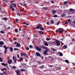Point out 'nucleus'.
Listing matches in <instances>:
<instances>
[{
    "mask_svg": "<svg viewBox=\"0 0 75 75\" xmlns=\"http://www.w3.org/2000/svg\"><path fill=\"white\" fill-rule=\"evenodd\" d=\"M4 30H2L0 32V33H2V34H4V33H5V32H4Z\"/></svg>",
    "mask_w": 75,
    "mask_h": 75,
    "instance_id": "nucleus-20",
    "label": "nucleus"
},
{
    "mask_svg": "<svg viewBox=\"0 0 75 75\" xmlns=\"http://www.w3.org/2000/svg\"><path fill=\"white\" fill-rule=\"evenodd\" d=\"M21 30H22V31H23V30H24L25 29L23 27L21 28Z\"/></svg>",
    "mask_w": 75,
    "mask_h": 75,
    "instance_id": "nucleus-31",
    "label": "nucleus"
},
{
    "mask_svg": "<svg viewBox=\"0 0 75 75\" xmlns=\"http://www.w3.org/2000/svg\"><path fill=\"white\" fill-rule=\"evenodd\" d=\"M59 33H62L64 32V30L63 29H62L61 28H60L59 29Z\"/></svg>",
    "mask_w": 75,
    "mask_h": 75,
    "instance_id": "nucleus-5",
    "label": "nucleus"
},
{
    "mask_svg": "<svg viewBox=\"0 0 75 75\" xmlns=\"http://www.w3.org/2000/svg\"><path fill=\"white\" fill-rule=\"evenodd\" d=\"M1 64L3 66H5L7 65L8 64L7 63L5 64L4 63H1Z\"/></svg>",
    "mask_w": 75,
    "mask_h": 75,
    "instance_id": "nucleus-15",
    "label": "nucleus"
},
{
    "mask_svg": "<svg viewBox=\"0 0 75 75\" xmlns=\"http://www.w3.org/2000/svg\"><path fill=\"white\" fill-rule=\"evenodd\" d=\"M39 68L41 69H42L43 68H44V66L42 65V66H40L39 67Z\"/></svg>",
    "mask_w": 75,
    "mask_h": 75,
    "instance_id": "nucleus-23",
    "label": "nucleus"
},
{
    "mask_svg": "<svg viewBox=\"0 0 75 75\" xmlns=\"http://www.w3.org/2000/svg\"><path fill=\"white\" fill-rule=\"evenodd\" d=\"M5 44L4 43L3 41H0V47H2L1 45H4Z\"/></svg>",
    "mask_w": 75,
    "mask_h": 75,
    "instance_id": "nucleus-8",
    "label": "nucleus"
},
{
    "mask_svg": "<svg viewBox=\"0 0 75 75\" xmlns=\"http://www.w3.org/2000/svg\"><path fill=\"white\" fill-rule=\"evenodd\" d=\"M16 47H21V45L19 43H18L16 45Z\"/></svg>",
    "mask_w": 75,
    "mask_h": 75,
    "instance_id": "nucleus-9",
    "label": "nucleus"
},
{
    "mask_svg": "<svg viewBox=\"0 0 75 75\" xmlns=\"http://www.w3.org/2000/svg\"><path fill=\"white\" fill-rule=\"evenodd\" d=\"M1 71H4V70H5L6 71H7V70L5 68H3L2 69H1Z\"/></svg>",
    "mask_w": 75,
    "mask_h": 75,
    "instance_id": "nucleus-22",
    "label": "nucleus"
},
{
    "mask_svg": "<svg viewBox=\"0 0 75 75\" xmlns=\"http://www.w3.org/2000/svg\"><path fill=\"white\" fill-rule=\"evenodd\" d=\"M42 26V25H41V24H39V25L38 26H37L36 28H35V29H36L37 28L38 29H39Z\"/></svg>",
    "mask_w": 75,
    "mask_h": 75,
    "instance_id": "nucleus-4",
    "label": "nucleus"
},
{
    "mask_svg": "<svg viewBox=\"0 0 75 75\" xmlns=\"http://www.w3.org/2000/svg\"><path fill=\"white\" fill-rule=\"evenodd\" d=\"M49 50H46L44 52V54L46 55L47 54V52L49 51Z\"/></svg>",
    "mask_w": 75,
    "mask_h": 75,
    "instance_id": "nucleus-6",
    "label": "nucleus"
},
{
    "mask_svg": "<svg viewBox=\"0 0 75 75\" xmlns=\"http://www.w3.org/2000/svg\"><path fill=\"white\" fill-rule=\"evenodd\" d=\"M51 3H52V4H54V2L53 1H51Z\"/></svg>",
    "mask_w": 75,
    "mask_h": 75,
    "instance_id": "nucleus-49",
    "label": "nucleus"
},
{
    "mask_svg": "<svg viewBox=\"0 0 75 75\" xmlns=\"http://www.w3.org/2000/svg\"><path fill=\"white\" fill-rule=\"evenodd\" d=\"M10 8H11V10L12 11H14V9L13 8V6L11 5V4H10Z\"/></svg>",
    "mask_w": 75,
    "mask_h": 75,
    "instance_id": "nucleus-11",
    "label": "nucleus"
},
{
    "mask_svg": "<svg viewBox=\"0 0 75 75\" xmlns=\"http://www.w3.org/2000/svg\"><path fill=\"white\" fill-rule=\"evenodd\" d=\"M11 4H12V5L13 6V7L15 8H16V4L15 3L14 4L12 2H11Z\"/></svg>",
    "mask_w": 75,
    "mask_h": 75,
    "instance_id": "nucleus-12",
    "label": "nucleus"
},
{
    "mask_svg": "<svg viewBox=\"0 0 75 75\" xmlns=\"http://www.w3.org/2000/svg\"><path fill=\"white\" fill-rule=\"evenodd\" d=\"M13 68L15 69H16V67L15 66H13Z\"/></svg>",
    "mask_w": 75,
    "mask_h": 75,
    "instance_id": "nucleus-47",
    "label": "nucleus"
},
{
    "mask_svg": "<svg viewBox=\"0 0 75 75\" xmlns=\"http://www.w3.org/2000/svg\"><path fill=\"white\" fill-rule=\"evenodd\" d=\"M47 24L48 25H49V22H47Z\"/></svg>",
    "mask_w": 75,
    "mask_h": 75,
    "instance_id": "nucleus-64",
    "label": "nucleus"
},
{
    "mask_svg": "<svg viewBox=\"0 0 75 75\" xmlns=\"http://www.w3.org/2000/svg\"><path fill=\"white\" fill-rule=\"evenodd\" d=\"M42 9L45 10L46 9V8L45 7H43V8H42Z\"/></svg>",
    "mask_w": 75,
    "mask_h": 75,
    "instance_id": "nucleus-45",
    "label": "nucleus"
},
{
    "mask_svg": "<svg viewBox=\"0 0 75 75\" xmlns=\"http://www.w3.org/2000/svg\"><path fill=\"white\" fill-rule=\"evenodd\" d=\"M20 71H26V70L25 69H21Z\"/></svg>",
    "mask_w": 75,
    "mask_h": 75,
    "instance_id": "nucleus-24",
    "label": "nucleus"
},
{
    "mask_svg": "<svg viewBox=\"0 0 75 75\" xmlns=\"http://www.w3.org/2000/svg\"><path fill=\"white\" fill-rule=\"evenodd\" d=\"M72 41H74V38H73L72 40H71Z\"/></svg>",
    "mask_w": 75,
    "mask_h": 75,
    "instance_id": "nucleus-57",
    "label": "nucleus"
},
{
    "mask_svg": "<svg viewBox=\"0 0 75 75\" xmlns=\"http://www.w3.org/2000/svg\"><path fill=\"white\" fill-rule=\"evenodd\" d=\"M26 49L27 50H29V49L28 47H27L26 48Z\"/></svg>",
    "mask_w": 75,
    "mask_h": 75,
    "instance_id": "nucleus-50",
    "label": "nucleus"
},
{
    "mask_svg": "<svg viewBox=\"0 0 75 75\" xmlns=\"http://www.w3.org/2000/svg\"><path fill=\"white\" fill-rule=\"evenodd\" d=\"M3 74H4V75H8L7 73H6V71H5V72H4L3 73Z\"/></svg>",
    "mask_w": 75,
    "mask_h": 75,
    "instance_id": "nucleus-21",
    "label": "nucleus"
},
{
    "mask_svg": "<svg viewBox=\"0 0 75 75\" xmlns=\"http://www.w3.org/2000/svg\"><path fill=\"white\" fill-rule=\"evenodd\" d=\"M35 54L36 56L39 57H40L41 56V54L40 53H39V52H36V53Z\"/></svg>",
    "mask_w": 75,
    "mask_h": 75,
    "instance_id": "nucleus-10",
    "label": "nucleus"
},
{
    "mask_svg": "<svg viewBox=\"0 0 75 75\" xmlns=\"http://www.w3.org/2000/svg\"><path fill=\"white\" fill-rule=\"evenodd\" d=\"M64 24H68V22H65V23H64Z\"/></svg>",
    "mask_w": 75,
    "mask_h": 75,
    "instance_id": "nucleus-60",
    "label": "nucleus"
},
{
    "mask_svg": "<svg viewBox=\"0 0 75 75\" xmlns=\"http://www.w3.org/2000/svg\"><path fill=\"white\" fill-rule=\"evenodd\" d=\"M44 45H45V46H48V44L47 43V42L45 43H44Z\"/></svg>",
    "mask_w": 75,
    "mask_h": 75,
    "instance_id": "nucleus-28",
    "label": "nucleus"
},
{
    "mask_svg": "<svg viewBox=\"0 0 75 75\" xmlns=\"http://www.w3.org/2000/svg\"><path fill=\"white\" fill-rule=\"evenodd\" d=\"M47 4H50V2H47Z\"/></svg>",
    "mask_w": 75,
    "mask_h": 75,
    "instance_id": "nucleus-59",
    "label": "nucleus"
},
{
    "mask_svg": "<svg viewBox=\"0 0 75 75\" xmlns=\"http://www.w3.org/2000/svg\"><path fill=\"white\" fill-rule=\"evenodd\" d=\"M3 47H4V48L5 49V50H4V53L5 54H6V53H7V49L9 48V47H7V46L6 45H4L3 46Z\"/></svg>",
    "mask_w": 75,
    "mask_h": 75,
    "instance_id": "nucleus-2",
    "label": "nucleus"
},
{
    "mask_svg": "<svg viewBox=\"0 0 75 75\" xmlns=\"http://www.w3.org/2000/svg\"><path fill=\"white\" fill-rule=\"evenodd\" d=\"M71 21L70 19H68V23L70 24H71V23H70V21Z\"/></svg>",
    "mask_w": 75,
    "mask_h": 75,
    "instance_id": "nucleus-33",
    "label": "nucleus"
},
{
    "mask_svg": "<svg viewBox=\"0 0 75 75\" xmlns=\"http://www.w3.org/2000/svg\"><path fill=\"white\" fill-rule=\"evenodd\" d=\"M8 63L9 64H10L12 62V60L11 59V60H9L8 61H7Z\"/></svg>",
    "mask_w": 75,
    "mask_h": 75,
    "instance_id": "nucleus-13",
    "label": "nucleus"
},
{
    "mask_svg": "<svg viewBox=\"0 0 75 75\" xmlns=\"http://www.w3.org/2000/svg\"><path fill=\"white\" fill-rule=\"evenodd\" d=\"M60 23V22H59V21L58 22H57V25H58Z\"/></svg>",
    "mask_w": 75,
    "mask_h": 75,
    "instance_id": "nucleus-48",
    "label": "nucleus"
},
{
    "mask_svg": "<svg viewBox=\"0 0 75 75\" xmlns=\"http://www.w3.org/2000/svg\"><path fill=\"white\" fill-rule=\"evenodd\" d=\"M13 60L14 61V62L16 63V62L17 60L16 59V58L14 56H13Z\"/></svg>",
    "mask_w": 75,
    "mask_h": 75,
    "instance_id": "nucleus-14",
    "label": "nucleus"
},
{
    "mask_svg": "<svg viewBox=\"0 0 75 75\" xmlns=\"http://www.w3.org/2000/svg\"><path fill=\"white\" fill-rule=\"evenodd\" d=\"M29 47L30 48H32V46L31 45H30V46H29Z\"/></svg>",
    "mask_w": 75,
    "mask_h": 75,
    "instance_id": "nucleus-52",
    "label": "nucleus"
},
{
    "mask_svg": "<svg viewBox=\"0 0 75 75\" xmlns=\"http://www.w3.org/2000/svg\"><path fill=\"white\" fill-rule=\"evenodd\" d=\"M51 22H52V24H53V23H54V21H53V20H52V21H51Z\"/></svg>",
    "mask_w": 75,
    "mask_h": 75,
    "instance_id": "nucleus-43",
    "label": "nucleus"
},
{
    "mask_svg": "<svg viewBox=\"0 0 75 75\" xmlns=\"http://www.w3.org/2000/svg\"><path fill=\"white\" fill-rule=\"evenodd\" d=\"M57 15H55L53 16V17L54 18H57Z\"/></svg>",
    "mask_w": 75,
    "mask_h": 75,
    "instance_id": "nucleus-38",
    "label": "nucleus"
},
{
    "mask_svg": "<svg viewBox=\"0 0 75 75\" xmlns=\"http://www.w3.org/2000/svg\"><path fill=\"white\" fill-rule=\"evenodd\" d=\"M69 11L71 12H74L75 11V9H71V8L69 9Z\"/></svg>",
    "mask_w": 75,
    "mask_h": 75,
    "instance_id": "nucleus-17",
    "label": "nucleus"
},
{
    "mask_svg": "<svg viewBox=\"0 0 75 75\" xmlns=\"http://www.w3.org/2000/svg\"><path fill=\"white\" fill-rule=\"evenodd\" d=\"M4 0V1H5L4 2H7V0Z\"/></svg>",
    "mask_w": 75,
    "mask_h": 75,
    "instance_id": "nucleus-62",
    "label": "nucleus"
},
{
    "mask_svg": "<svg viewBox=\"0 0 75 75\" xmlns=\"http://www.w3.org/2000/svg\"><path fill=\"white\" fill-rule=\"evenodd\" d=\"M15 32L16 33H17L18 32V29H16L15 30Z\"/></svg>",
    "mask_w": 75,
    "mask_h": 75,
    "instance_id": "nucleus-39",
    "label": "nucleus"
},
{
    "mask_svg": "<svg viewBox=\"0 0 75 75\" xmlns=\"http://www.w3.org/2000/svg\"><path fill=\"white\" fill-rule=\"evenodd\" d=\"M0 75H4L3 74V73H0Z\"/></svg>",
    "mask_w": 75,
    "mask_h": 75,
    "instance_id": "nucleus-54",
    "label": "nucleus"
},
{
    "mask_svg": "<svg viewBox=\"0 0 75 75\" xmlns=\"http://www.w3.org/2000/svg\"><path fill=\"white\" fill-rule=\"evenodd\" d=\"M46 40H47V41H49L50 40V38H46Z\"/></svg>",
    "mask_w": 75,
    "mask_h": 75,
    "instance_id": "nucleus-42",
    "label": "nucleus"
},
{
    "mask_svg": "<svg viewBox=\"0 0 75 75\" xmlns=\"http://www.w3.org/2000/svg\"><path fill=\"white\" fill-rule=\"evenodd\" d=\"M40 45L39 46H40V48L38 47V46H36L35 47V48L39 52H41V51L42 49V48H43L45 50H48V48L46 47H44L43 46H40Z\"/></svg>",
    "mask_w": 75,
    "mask_h": 75,
    "instance_id": "nucleus-1",
    "label": "nucleus"
},
{
    "mask_svg": "<svg viewBox=\"0 0 75 75\" xmlns=\"http://www.w3.org/2000/svg\"><path fill=\"white\" fill-rule=\"evenodd\" d=\"M3 60H2V58L0 57V62H3Z\"/></svg>",
    "mask_w": 75,
    "mask_h": 75,
    "instance_id": "nucleus-37",
    "label": "nucleus"
},
{
    "mask_svg": "<svg viewBox=\"0 0 75 75\" xmlns=\"http://www.w3.org/2000/svg\"><path fill=\"white\" fill-rule=\"evenodd\" d=\"M56 45L57 46H59L60 45V41L59 40H56Z\"/></svg>",
    "mask_w": 75,
    "mask_h": 75,
    "instance_id": "nucleus-3",
    "label": "nucleus"
},
{
    "mask_svg": "<svg viewBox=\"0 0 75 75\" xmlns=\"http://www.w3.org/2000/svg\"><path fill=\"white\" fill-rule=\"evenodd\" d=\"M51 50H53V51H54V52L56 50L55 49H54V48H51Z\"/></svg>",
    "mask_w": 75,
    "mask_h": 75,
    "instance_id": "nucleus-27",
    "label": "nucleus"
},
{
    "mask_svg": "<svg viewBox=\"0 0 75 75\" xmlns=\"http://www.w3.org/2000/svg\"><path fill=\"white\" fill-rule=\"evenodd\" d=\"M23 56H24L25 57H26V54L25 53H24Z\"/></svg>",
    "mask_w": 75,
    "mask_h": 75,
    "instance_id": "nucleus-51",
    "label": "nucleus"
},
{
    "mask_svg": "<svg viewBox=\"0 0 75 75\" xmlns=\"http://www.w3.org/2000/svg\"><path fill=\"white\" fill-rule=\"evenodd\" d=\"M10 28V27H7V29H9Z\"/></svg>",
    "mask_w": 75,
    "mask_h": 75,
    "instance_id": "nucleus-53",
    "label": "nucleus"
},
{
    "mask_svg": "<svg viewBox=\"0 0 75 75\" xmlns=\"http://www.w3.org/2000/svg\"><path fill=\"white\" fill-rule=\"evenodd\" d=\"M19 50V49H18L16 48H15L14 49V50Z\"/></svg>",
    "mask_w": 75,
    "mask_h": 75,
    "instance_id": "nucleus-40",
    "label": "nucleus"
},
{
    "mask_svg": "<svg viewBox=\"0 0 75 75\" xmlns=\"http://www.w3.org/2000/svg\"><path fill=\"white\" fill-rule=\"evenodd\" d=\"M19 60H20V62H21L23 60V59L22 57H21L19 59Z\"/></svg>",
    "mask_w": 75,
    "mask_h": 75,
    "instance_id": "nucleus-25",
    "label": "nucleus"
},
{
    "mask_svg": "<svg viewBox=\"0 0 75 75\" xmlns=\"http://www.w3.org/2000/svg\"><path fill=\"white\" fill-rule=\"evenodd\" d=\"M4 20L6 21H7V19L6 18H4Z\"/></svg>",
    "mask_w": 75,
    "mask_h": 75,
    "instance_id": "nucleus-44",
    "label": "nucleus"
},
{
    "mask_svg": "<svg viewBox=\"0 0 75 75\" xmlns=\"http://www.w3.org/2000/svg\"><path fill=\"white\" fill-rule=\"evenodd\" d=\"M65 62H66L67 63H68L69 61L67 60H65Z\"/></svg>",
    "mask_w": 75,
    "mask_h": 75,
    "instance_id": "nucleus-32",
    "label": "nucleus"
},
{
    "mask_svg": "<svg viewBox=\"0 0 75 75\" xmlns=\"http://www.w3.org/2000/svg\"><path fill=\"white\" fill-rule=\"evenodd\" d=\"M17 56H18V58H19L20 56H19V55L18 54L17 55Z\"/></svg>",
    "mask_w": 75,
    "mask_h": 75,
    "instance_id": "nucleus-63",
    "label": "nucleus"
},
{
    "mask_svg": "<svg viewBox=\"0 0 75 75\" xmlns=\"http://www.w3.org/2000/svg\"><path fill=\"white\" fill-rule=\"evenodd\" d=\"M24 53H21V55L22 56H24Z\"/></svg>",
    "mask_w": 75,
    "mask_h": 75,
    "instance_id": "nucleus-34",
    "label": "nucleus"
},
{
    "mask_svg": "<svg viewBox=\"0 0 75 75\" xmlns=\"http://www.w3.org/2000/svg\"><path fill=\"white\" fill-rule=\"evenodd\" d=\"M9 57L8 56V57H7V59H8V60H9Z\"/></svg>",
    "mask_w": 75,
    "mask_h": 75,
    "instance_id": "nucleus-56",
    "label": "nucleus"
},
{
    "mask_svg": "<svg viewBox=\"0 0 75 75\" xmlns=\"http://www.w3.org/2000/svg\"><path fill=\"white\" fill-rule=\"evenodd\" d=\"M9 49H10V51L11 52H13V48L12 47H10Z\"/></svg>",
    "mask_w": 75,
    "mask_h": 75,
    "instance_id": "nucleus-19",
    "label": "nucleus"
},
{
    "mask_svg": "<svg viewBox=\"0 0 75 75\" xmlns=\"http://www.w3.org/2000/svg\"><path fill=\"white\" fill-rule=\"evenodd\" d=\"M67 48V46L64 45L63 47V49H66Z\"/></svg>",
    "mask_w": 75,
    "mask_h": 75,
    "instance_id": "nucleus-18",
    "label": "nucleus"
},
{
    "mask_svg": "<svg viewBox=\"0 0 75 75\" xmlns=\"http://www.w3.org/2000/svg\"><path fill=\"white\" fill-rule=\"evenodd\" d=\"M67 3V2L66 1H64V4H66Z\"/></svg>",
    "mask_w": 75,
    "mask_h": 75,
    "instance_id": "nucleus-41",
    "label": "nucleus"
},
{
    "mask_svg": "<svg viewBox=\"0 0 75 75\" xmlns=\"http://www.w3.org/2000/svg\"><path fill=\"white\" fill-rule=\"evenodd\" d=\"M57 69H58L59 70H60L61 69V67H57Z\"/></svg>",
    "mask_w": 75,
    "mask_h": 75,
    "instance_id": "nucleus-30",
    "label": "nucleus"
},
{
    "mask_svg": "<svg viewBox=\"0 0 75 75\" xmlns=\"http://www.w3.org/2000/svg\"><path fill=\"white\" fill-rule=\"evenodd\" d=\"M20 4H21V6H23V4H22V3H20Z\"/></svg>",
    "mask_w": 75,
    "mask_h": 75,
    "instance_id": "nucleus-55",
    "label": "nucleus"
},
{
    "mask_svg": "<svg viewBox=\"0 0 75 75\" xmlns=\"http://www.w3.org/2000/svg\"><path fill=\"white\" fill-rule=\"evenodd\" d=\"M15 72L16 73L17 75H21L19 71H18V70H15Z\"/></svg>",
    "mask_w": 75,
    "mask_h": 75,
    "instance_id": "nucleus-7",
    "label": "nucleus"
},
{
    "mask_svg": "<svg viewBox=\"0 0 75 75\" xmlns=\"http://www.w3.org/2000/svg\"><path fill=\"white\" fill-rule=\"evenodd\" d=\"M26 23H25V22H23V24H25V25H26Z\"/></svg>",
    "mask_w": 75,
    "mask_h": 75,
    "instance_id": "nucleus-61",
    "label": "nucleus"
},
{
    "mask_svg": "<svg viewBox=\"0 0 75 75\" xmlns=\"http://www.w3.org/2000/svg\"><path fill=\"white\" fill-rule=\"evenodd\" d=\"M39 33L40 34H42V35H43L44 34L43 32L42 31H40L39 32Z\"/></svg>",
    "mask_w": 75,
    "mask_h": 75,
    "instance_id": "nucleus-26",
    "label": "nucleus"
},
{
    "mask_svg": "<svg viewBox=\"0 0 75 75\" xmlns=\"http://www.w3.org/2000/svg\"><path fill=\"white\" fill-rule=\"evenodd\" d=\"M40 30H44V29L42 27L40 28Z\"/></svg>",
    "mask_w": 75,
    "mask_h": 75,
    "instance_id": "nucleus-36",
    "label": "nucleus"
},
{
    "mask_svg": "<svg viewBox=\"0 0 75 75\" xmlns=\"http://www.w3.org/2000/svg\"><path fill=\"white\" fill-rule=\"evenodd\" d=\"M72 64L74 65V66H75V63H72Z\"/></svg>",
    "mask_w": 75,
    "mask_h": 75,
    "instance_id": "nucleus-58",
    "label": "nucleus"
},
{
    "mask_svg": "<svg viewBox=\"0 0 75 75\" xmlns=\"http://www.w3.org/2000/svg\"><path fill=\"white\" fill-rule=\"evenodd\" d=\"M66 15L65 14H63L61 16L62 17H63L65 16Z\"/></svg>",
    "mask_w": 75,
    "mask_h": 75,
    "instance_id": "nucleus-29",
    "label": "nucleus"
},
{
    "mask_svg": "<svg viewBox=\"0 0 75 75\" xmlns=\"http://www.w3.org/2000/svg\"><path fill=\"white\" fill-rule=\"evenodd\" d=\"M59 55H60V56H62L63 55V54L62 53H60L59 54Z\"/></svg>",
    "mask_w": 75,
    "mask_h": 75,
    "instance_id": "nucleus-35",
    "label": "nucleus"
},
{
    "mask_svg": "<svg viewBox=\"0 0 75 75\" xmlns=\"http://www.w3.org/2000/svg\"><path fill=\"white\" fill-rule=\"evenodd\" d=\"M16 22H18V19H16Z\"/></svg>",
    "mask_w": 75,
    "mask_h": 75,
    "instance_id": "nucleus-46",
    "label": "nucleus"
},
{
    "mask_svg": "<svg viewBox=\"0 0 75 75\" xmlns=\"http://www.w3.org/2000/svg\"><path fill=\"white\" fill-rule=\"evenodd\" d=\"M56 11H52V14H54L56 13Z\"/></svg>",
    "mask_w": 75,
    "mask_h": 75,
    "instance_id": "nucleus-16",
    "label": "nucleus"
}]
</instances>
